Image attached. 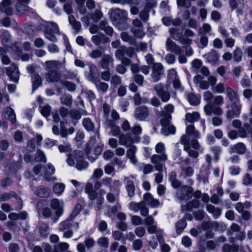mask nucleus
Here are the masks:
<instances>
[{
  "label": "nucleus",
  "instance_id": "obj_11",
  "mask_svg": "<svg viewBox=\"0 0 252 252\" xmlns=\"http://www.w3.org/2000/svg\"><path fill=\"white\" fill-rule=\"evenodd\" d=\"M6 73L10 80L16 83H18L20 72L16 64L12 63L9 67L5 68Z\"/></svg>",
  "mask_w": 252,
  "mask_h": 252
},
{
  "label": "nucleus",
  "instance_id": "obj_6",
  "mask_svg": "<svg viewBox=\"0 0 252 252\" xmlns=\"http://www.w3.org/2000/svg\"><path fill=\"white\" fill-rule=\"evenodd\" d=\"M27 70L31 75L32 82V91H34L42 85V79L40 76L35 71V67L33 65L27 67Z\"/></svg>",
  "mask_w": 252,
  "mask_h": 252
},
{
  "label": "nucleus",
  "instance_id": "obj_41",
  "mask_svg": "<svg viewBox=\"0 0 252 252\" xmlns=\"http://www.w3.org/2000/svg\"><path fill=\"white\" fill-rule=\"evenodd\" d=\"M187 224L186 220L184 219H182L176 222L175 225L176 230L178 235L180 234L186 227Z\"/></svg>",
  "mask_w": 252,
  "mask_h": 252
},
{
  "label": "nucleus",
  "instance_id": "obj_32",
  "mask_svg": "<svg viewBox=\"0 0 252 252\" xmlns=\"http://www.w3.org/2000/svg\"><path fill=\"white\" fill-rule=\"evenodd\" d=\"M246 150V147L243 143H238L231 147L230 149V153L236 152L239 154H244Z\"/></svg>",
  "mask_w": 252,
  "mask_h": 252
},
{
  "label": "nucleus",
  "instance_id": "obj_10",
  "mask_svg": "<svg viewBox=\"0 0 252 252\" xmlns=\"http://www.w3.org/2000/svg\"><path fill=\"white\" fill-rule=\"evenodd\" d=\"M239 102H233L231 104V109L226 113L227 119L231 120L235 117H238L241 113L242 106Z\"/></svg>",
  "mask_w": 252,
  "mask_h": 252
},
{
  "label": "nucleus",
  "instance_id": "obj_18",
  "mask_svg": "<svg viewBox=\"0 0 252 252\" xmlns=\"http://www.w3.org/2000/svg\"><path fill=\"white\" fill-rule=\"evenodd\" d=\"M170 119H162L161 123L163 126L162 129V133L165 135H168L169 134H173L175 132V128L169 124Z\"/></svg>",
  "mask_w": 252,
  "mask_h": 252
},
{
  "label": "nucleus",
  "instance_id": "obj_29",
  "mask_svg": "<svg viewBox=\"0 0 252 252\" xmlns=\"http://www.w3.org/2000/svg\"><path fill=\"white\" fill-rule=\"evenodd\" d=\"M186 132V134L183 135H188V137L189 138V141H190V136H192L193 138H197L200 136L199 131L196 130L194 126L192 125L187 126Z\"/></svg>",
  "mask_w": 252,
  "mask_h": 252
},
{
  "label": "nucleus",
  "instance_id": "obj_57",
  "mask_svg": "<svg viewBox=\"0 0 252 252\" xmlns=\"http://www.w3.org/2000/svg\"><path fill=\"white\" fill-rule=\"evenodd\" d=\"M242 51L239 48H237L233 52L234 60L237 62H239L242 60Z\"/></svg>",
  "mask_w": 252,
  "mask_h": 252
},
{
  "label": "nucleus",
  "instance_id": "obj_51",
  "mask_svg": "<svg viewBox=\"0 0 252 252\" xmlns=\"http://www.w3.org/2000/svg\"><path fill=\"white\" fill-rule=\"evenodd\" d=\"M49 226L46 223H41L39 226V231L42 236H46L49 234Z\"/></svg>",
  "mask_w": 252,
  "mask_h": 252
},
{
  "label": "nucleus",
  "instance_id": "obj_64",
  "mask_svg": "<svg viewBox=\"0 0 252 252\" xmlns=\"http://www.w3.org/2000/svg\"><path fill=\"white\" fill-rule=\"evenodd\" d=\"M131 32L133 33L135 37L139 38H142L145 35L144 31L139 29L132 28L131 29Z\"/></svg>",
  "mask_w": 252,
  "mask_h": 252
},
{
  "label": "nucleus",
  "instance_id": "obj_34",
  "mask_svg": "<svg viewBox=\"0 0 252 252\" xmlns=\"http://www.w3.org/2000/svg\"><path fill=\"white\" fill-rule=\"evenodd\" d=\"M164 109L165 110L161 113L162 116L164 117L163 119H171V114L174 112V106L171 104H168L165 106Z\"/></svg>",
  "mask_w": 252,
  "mask_h": 252
},
{
  "label": "nucleus",
  "instance_id": "obj_37",
  "mask_svg": "<svg viewBox=\"0 0 252 252\" xmlns=\"http://www.w3.org/2000/svg\"><path fill=\"white\" fill-rule=\"evenodd\" d=\"M121 39L125 42H128L129 44L134 45L136 43V39L134 37L129 35L126 32H122L120 35Z\"/></svg>",
  "mask_w": 252,
  "mask_h": 252
},
{
  "label": "nucleus",
  "instance_id": "obj_1",
  "mask_svg": "<svg viewBox=\"0 0 252 252\" xmlns=\"http://www.w3.org/2000/svg\"><path fill=\"white\" fill-rule=\"evenodd\" d=\"M127 12L120 8L110 10V18L113 24L120 30H124L128 27Z\"/></svg>",
  "mask_w": 252,
  "mask_h": 252
},
{
  "label": "nucleus",
  "instance_id": "obj_9",
  "mask_svg": "<svg viewBox=\"0 0 252 252\" xmlns=\"http://www.w3.org/2000/svg\"><path fill=\"white\" fill-rule=\"evenodd\" d=\"M154 90L156 92L157 95L159 96L162 102H167L170 98L169 92L164 89L163 84L158 83L154 86Z\"/></svg>",
  "mask_w": 252,
  "mask_h": 252
},
{
  "label": "nucleus",
  "instance_id": "obj_28",
  "mask_svg": "<svg viewBox=\"0 0 252 252\" xmlns=\"http://www.w3.org/2000/svg\"><path fill=\"white\" fill-rule=\"evenodd\" d=\"M105 125L111 128V131L113 136H119L121 133V129L119 126H116L115 123L111 120H107Z\"/></svg>",
  "mask_w": 252,
  "mask_h": 252
},
{
  "label": "nucleus",
  "instance_id": "obj_17",
  "mask_svg": "<svg viewBox=\"0 0 252 252\" xmlns=\"http://www.w3.org/2000/svg\"><path fill=\"white\" fill-rule=\"evenodd\" d=\"M0 11L7 15L13 14V9L11 7V0H3L0 2Z\"/></svg>",
  "mask_w": 252,
  "mask_h": 252
},
{
  "label": "nucleus",
  "instance_id": "obj_53",
  "mask_svg": "<svg viewBox=\"0 0 252 252\" xmlns=\"http://www.w3.org/2000/svg\"><path fill=\"white\" fill-rule=\"evenodd\" d=\"M40 112L45 117H48L50 115L51 107L49 105L40 106Z\"/></svg>",
  "mask_w": 252,
  "mask_h": 252
},
{
  "label": "nucleus",
  "instance_id": "obj_58",
  "mask_svg": "<svg viewBox=\"0 0 252 252\" xmlns=\"http://www.w3.org/2000/svg\"><path fill=\"white\" fill-rule=\"evenodd\" d=\"M82 207L80 204H77L71 213V214L69 216L70 218L73 220L79 214L80 211H81Z\"/></svg>",
  "mask_w": 252,
  "mask_h": 252
},
{
  "label": "nucleus",
  "instance_id": "obj_52",
  "mask_svg": "<svg viewBox=\"0 0 252 252\" xmlns=\"http://www.w3.org/2000/svg\"><path fill=\"white\" fill-rule=\"evenodd\" d=\"M68 245L66 243H59L57 245L55 246L54 251L55 252H63L67 250L68 248Z\"/></svg>",
  "mask_w": 252,
  "mask_h": 252
},
{
  "label": "nucleus",
  "instance_id": "obj_35",
  "mask_svg": "<svg viewBox=\"0 0 252 252\" xmlns=\"http://www.w3.org/2000/svg\"><path fill=\"white\" fill-rule=\"evenodd\" d=\"M93 83L95 85L98 91L101 92L104 94L105 93L108 89V84L106 83L101 82L99 79Z\"/></svg>",
  "mask_w": 252,
  "mask_h": 252
},
{
  "label": "nucleus",
  "instance_id": "obj_45",
  "mask_svg": "<svg viewBox=\"0 0 252 252\" xmlns=\"http://www.w3.org/2000/svg\"><path fill=\"white\" fill-rule=\"evenodd\" d=\"M60 100L62 104L68 107L70 106L72 103V96L70 94H63L61 97Z\"/></svg>",
  "mask_w": 252,
  "mask_h": 252
},
{
  "label": "nucleus",
  "instance_id": "obj_40",
  "mask_svg": "<svg viewBox=\"0 0 252 252\" xmlns=\"http://www.w3.org/2000/svg\"><path fill=\"white\" fill-rule=\"evenodd\" d=\"M27 3L17 2L16 5V11L20 14H24L30 11V8Z\"/></svg>",
  "mask_w": 252,
  "mask_h": 252
},
{
  "label": "nucleus",
  "instance_id": "obj_5",
  "mask_svg": "<svg viewBox=\"0 0 252 252\" xmlns=\"http://www.w3.org/2000/svg\"><path fill=\"white\" fill-rule=\"evenodd\" d=\"M50 206L53 210H55L54 216L52 217L53 221L55 222L63 214V203L58 199L55 198L51 201Z\"/></svg>",
  "mask_w": 252,
  "mask_h": 252
},
{
  "label": "nucleus",
  "instance_id": "obj_50",
  "mask_svg": "<svg viewBox=\"0 0 252 252\" xmlns=\"http://www.w3.org/2000/svg\"><path fill=\"white\" fill-rule=\"evenodd\" d=\"M49 30H50L49 28L47 29V30H44V34L45 37L52 42H57L58 40L55 35V34H57V33H53L51 32H48ZM58 34H60V33H58Z\"/></svg>",
  "mask_w": 252,
  "mask_h": 252
},
{
  "label": "nucleus",
  "instance_id": "obj_22",
  "mask_svg": "<svg viewBox=\"0 0 252 252\" xmlns=\"http://www.w3.org/2000/svg\"><path fill=\"white\" fill-rule=\"evenodd\" d=\"M45 171L44 174L43 179L47 181H55L57 178L55 177H51V176L54 174L55 169L53 165L49 163L46 167H45Z\"/></svg>",
  "mask_w": 252,
  "mask_h": 252
},
{
  "label": "nucleus",
  "instance_id": "obj_49",
  "mask_svg": "<svg viewBox=\"0 0 252 252\" xmlns=\"http://www.w3.org/2000/svg\"><path fill=\"white\" fill-rule=\"evenodd\" d=\"M34 160L36 162H46V157L42 151L39 150L37 151L36 153L34 155Z\"/></svg>",
  "mask_w": 252,
  "mask_h": 252
},
{
  "label": "nucleus",
  "instance_id": "obj_63",
  "mask_svg": "<svg viewBox=\"0 0 252 252\" xmlns=\"http://www.w3.org/2000/svg\"><path fill=\"white\" fill-rule=\"evenodd\" d=\"M103 14L101 11L96 9L94 12L92 14L91 19L94 22H97L102 17Z\"/></svg>",
  "mask_w": 252,
  "mask_h": 252
},
{
  "label": "nucleus",
  "instance_id": "obj_60",
  "mask_svg": "<svg viewBox=\"0 0 252 252\" xmlns=\"http://www.w3.org/2000/svg\"><path fill=\"white\" fill-rule=\"evenodd\" d=\"M122 83L121 78L117 75H115L113 76L111 78V85L115 88L117 86L120 85Z\"/></svg>",
  "mask_w": 252,
  "mask_h": 252
},
{
  "label": "nucleus",
  "instance_id": "obj_36",
  "mask_svg": "<svg viewBox=\"0 0 252 252\" xmlns=\"http://www.w3.org/2000/svg\"><path fill=\"white\" fill-rule=\"evenodd\" d=\"M226 93L229 99L233 102H239V98L237 94L230 87L226 88Z\"/></svg>",
  "mask_w": 252,
  "mask_h": 252
},
{
  "label": "nucleus",
  "instance_id": "obj_56",
  "mask_svg": "<svg viewBox=\"0 0 252 252\" xmlns=\"http://www.w3.org/2000/svg\"><path fill=\"white\" fill-rule=\"evenodd\" d=\"M144 201H142L139 203H135L134 202H131L129 204V209L134 212H138L142 205L143 204Z\"/></svg>",
  "mask_w": 252,
  "mask_h": 252
},
{
  "label": "nucleus",
  "instance_id": "obj_30",
  "mask_svg": "<svg viewBox=\"0 0 252 252\" xmlns=\"http://www.w3.org/2000/svg\"><path fill=\"white\" fill-rule=\"evenodd\" d=\"M144 201L147 202L152 207H157L159 205V200L154 198L152 195L149 193H147L144 195Z\"/></svg>",
  "mask_w": 252,
  "mask_h": 252
},
{
  "label": "nucleus",
  "instance_id": "obj_42",
  "mask_svg": "<svg viewBox=\"0 0 252 252\" xmlns=\"http://www.w3.org/2000/svg\"><path fill=\"white\" fill-rule=\"evenodd\" d=\"M82 125L86 130L88 131H94V125L90 118H84L82 121Z\"/></svg>",
  "mask_w": 252,
  "mask_h": 252
},
{
  "label": "nucleus",
  "instance_id": "obj_43",
  "mask_svg": "<svg viewBox=\"0 0 252 252\" xmlns=\"http://www.w3.org/2000/svg\"><path fill=\"white\" fill-rule=\"evenodd\" d=\"M4 116L6 119L9 120L12 124H14L16 123V115L14 110L11 108H7Z\"/></svg>",
  "mask_w": 252,
  "mask_h": 252
},
{
  "label": "nucleus",
  "instance_id": "obj_47",
  "mask_svg": "<svg viewBox=\"0 0 252 252\" xmlns=\"http://www.w3.org/2000/svg\"><path fill=\"white\" fill-rule=\"evenodd\" d=\"M65 185L62 183H56L53 188V190L57 194L61 195L63 192Z\"/></svg>",
  "mask_w": 252,
  "mask_h": 252
},
{
  "label": "nucleus",
  "instance_id": "obj_20",
  "mask_svg": "<svg viewBox=\"0 0 252 252\" xmlns=\"http://www.w3.org/2000/svg\"><path fill=\"white\" fill-rule=\"evenodd\" d=\"M90 71L87 75V79L91 81L92 83H94L98 79L99 76L98 70L96 66L94 64H90L89 66Z\"/></svg>",
  "mask_w": 252,
  "mask_h": 252
},
{
  "label": "nucleus",
  "instance_id": "obj_55",
  "mask_svg": "<svg viewBox=\"0 0 252 252\" xmlns=\"http://www.w3.org/2000/svg\"><path fill=\"white\" fill-rule=\"evenodd\" d=\"M125 46H122L119 47L118 49H117L115 53V57L118 59L120 60L121 59L125 57Z\"/></svg>",
  "mask_w": 252,
  "mask_h": 252
},
{
  "label": "nucleus",
  "instance_id": "obj_2",
  "mask_svg": "<svg viewBox=\"0 0 252 252\" xmlns=\"http://www.w3.org/2000/svg\"><path fill=\"white\" fill-rule=\"evenodd\" d=\"M83 153L79 150L74 151L71 154L67 155L66 162L70 166L75 165L74 160L76 161V167L78 170L86 169L88 166V163L83 160Z\"/></svg>",
  "mask_w": 252,
  "mask_h": 252
},
{
  "label": "nucleus",
  "instance_id": "obj_54",
  "mask_svg": "<svg viewBox=\"0 0 252 252\" xmlns=\"http://www.w3.org/2000/svg\"><path fill=\"white\" fill-rule=\"evenodd\" d=\"M169 32L171 36L177 41H178L182 36V33L179 32V30L177 28H171L169 30Z\"/></svg>",
  "mask_w": 252,
  "mask_h": 252
},
{
  "label": "nucleus",
  "instance_id": "obj_14",
  "mask_svg": "<svg viewBox=\"0 0 252 252\" xmlns=\"http://www.w3.org/2000/svg\"><path fill=\"white\" fill-rule=\"evenodd\" d=\"M156 5V2L153 0H150L147 2L144 6L143 10L141 11L139 13V18L143 22L146 23L149 20V12L151 9Z\"/></svg>",
  "mask_w": 252,
  "mask_h": 252
},
{
  "label": "nucleus",
  "instance_id": "obj_39",
  "mask_svg": "<svg viewBox=\"0 0 252 252\" xmlns=\"http://www.w3.org/2000/svg\"><path fill=\"white\" fill-rule=\"evenodd\" d=\"M73 219L68 217L65 220L62 221L59 224V229L61 231H63L68 229L72 225Z\"/></svg>",
  "mask_w": 252,
  "mask_h": 252
},
{
  "label": "nucleus",
  "instance_id": "obj_19",
  "mask_svg": "<svg viewBox=\"0 0 252 252\" xmlns=\"http://www.w3.org/2000/svg\"><path fill=\"white\" fill-rule=\"evenodd\" d=\"M113 61L114 59L111 56L105 54L102 56L98 65L102 69L110 70V64L113 63Z\"/></svg>",
  "mask_w": 252,
  "mask_h": 252
},
{
  "label": "nucleus",
  "instance_id": "obj_31",
  "mask_svg": "<svg viewBox=\"0 0 252 252\" xmlns=\"http://www.w3.org/2000/svg\"><path fill=\"white\" fill-rule=\"evenodd\" d=\"M34 194L40 198H46L50 195V189L46 187H39L34 191Z\"/></svg>",
  "mask_w": 252,
  "mask_h": 252
},
{
  "label": "nucleus",
  "instance_id": "obj_21",
  "mask_svg": "<svg viewBox=\"0 0 252 252\" xmlns=\"http://www.w3.org/2000/svg\"><path fill=\"white\" fill-rule=\"evenodd\" d=\"M131 178H134L133 176L125 177L124 178V182L126 184V188L127 193L128 196L130 197H132L134 195L135 189L133 181L131 180Z\"/></svg>",
  "mask_w": 252,
  "mask_h": 252
},
{
  "label": "nucleus",
  "instance_id": "obj_12",
  "mask_svg": "<svg viewBox=\"0 0 252 252\" xmlns=\"http://www.w3.org/2000/svg\"><path fill=\"white\" fill-rule=\"evenodd\" d=\"M150 110L148 107L142 105L136 108L134 112V117L138 121L146 120L149 115Z\"/></svg>",
  "mask_w": 252,
  "mask_h": 252
},
{
  "label": "nucleus",
  "instance_id": "obj_25",
  "mask_svg": "<svg viewBox=\"0 0 252 252\" xmlns=\"http://www.w3.org/2000/svg\"><path fill=\"white\" fill-rule=\"evenodd\" d=\"M207 61L212 64L218 63L219 59V55L217 51L212 50L210 52L204 55Z\"/></svg>",
  "mask_w": 252,
  "mask_h": 252
},
{
  "label": "nucleus",
  "instance_id": "obj_33",
  "mask_svg": "<svg viewBox=\"0 0 252 252\" xmlns=\"http://www.w3.org/2000/svg\"><path fill=\"white\" fill-rule=\"evenodd\" d=\"M206 210L213 215L215 219L218 218L221 213V210L220 208H216L211 204L207 205Z\"/></svg>",
  "mask_w": 252,
  "mask_h": 252
},
{
  "label": "nucleus",
  "instance_id": "obj_15",
  "mask_svg": "<svg viewBox=\"0 0 252 252\" xmlns=\"http://www.w3.org/2000/svg\"><path fill=\"white\" fill-rule=\"evenodd\" d=\"M166 48L168 51L173 52L176 55H180L183 52L181 48L169 38L166 40Z\"/></svg>",
  "mask_w": 252,
  "mask_h": 252
},
{
  "label": "nucleus",
  "instance_id": "obj_38",
  "mask_svg": "<svg viewBox=\"0 0 252 252\" xmlns=\"http://www.w3.org/2000/svg\"><path fill=\"white\" fill-rule=\"evenodd\" d=\"M129 147L130 148L126 152L127 157L130 159L131 162H132L133 164H135L137 162V159L135 157V153L136 151V147L133 145Z\"/></svg>",
  "mask_w": 252,
  "mask_h": 252
},
{
  "label": "nucleus",
  "instance_id": "obj_4",
  "mask_svg": "<svg viewBox=\"0 0 252 252\" xmlns=\"http://www.w3.org/2000/svg\"><path fill=\"white\" fill-rule=\"evenodd\" d=\"M167 159V156L165 153L154 155L151 158V162L154 164L155 168L159 172L163 171L165 167L164 162Z\"/></svg>",
  "mask_w": 252,
  "mask_h": 252
},
{
  "label": "nucleus",
  "instance_id": "obj_26",
  "mask_svg": "<svg viewBox=\"0 0 252 252\" xmlns=\"http://www.w3.org/2000/svg\"><path fill=\"white\" fill-rule=\"evenodd\" d=\"M92 42L96 46L99 45L101 43L105 44L109 42L108 37L104 34H99L98 35H93L92 37Z\"/></svg>",
  "mask_w": 252,
  "mask_h": 252
},
{
  "label": "nucleus",
  "instance_id": "obj_23",
  "mask_svg": "<svg viewBox=\"0 0 252 252\" xmlns=\"http://www.w3.org/2000/svg\"><path fill=\"white\" fill-rule=\"evenodd\" d=\"M119 142L120 145L129 147L132 145L133 143V139L131 137L130 134H121L118 136Z\"/></svg>",
  "mask_w": 252,
  "mask_h": 252
},
{
  "label": "nucleus",
  "instance_id": "obj_7",
  "mask_svg": "<svg viewBox=\"0 0 252 252\" xmlns=\"http://www.w3.org/2000/svg\"><path fill=\"white\" fill-rule=\"evenodd\" d=\"M164 74L163 65L158 63H153L151 77L154 82H157L161 79Z\"/></svg>",
  "mask_w": 252,
  "mask_h": 252
},
{
  "label": "nucleus",
  "instance_id": "obj_61",
  "mask_svg": "<svg viewBox=\"0 0 252 252\" xmlns=\"http://www.w3.org/2000/svg\"><path fill=\"white\" fill-rule=\"evenodd\" d=\"M177 4L178 7H183L186 8H189L191 3L189 0H177Z\"/></svg>",
  "mask_w": 252,
  "mask_h": 252
},
{
  "label": "nucleus",
  "instance_id": "obj_27",
  "mask_svg": "<svg viewBox=\"0 0 252 252\" xmlns=\"http://www.w3.org/2000/svg\"><path fill=\"white\" fill-rule=\"evenodd\" d=\"M200 202L197 199H193L191 201L189 202L186 205L181 206V211L182 212L191 211L192 209L199 207Z\"/></svg>",
  "mask_w": 252,
  "mask_h": 252
},
{
  "label": "nucleus",
  "instance_id": "obj_59",
  "mask_svg": "<svg viewBox=\"0 0 252 252\" xmlns=\"http://www.w3.org/2000/svg\"><path fill=\"white\" fill-rule=\"evenodd\" d=\"M61 82L70 92H73L76 89V85L74 83L63 81H61Z\"/></svg>",
  "mask_w": 252,
  "mask_h": 252
},
{
  "label": "nucleus",
  "instance_id": "obj_13",
  "mask_svg": "<svg viewBox=\"0 0 252 252\" xmlns=\"http://www.w3.org/2000/svg\"><path fill=\"white\" fill-rule=\"evenodd\" d=\"M180 142L184 145V149L188 153L189 156L196 158L198 156V153L190 149L189 138L188 135H182L180 139Z\"/></svg>",
  "mask_w": 252,
  "mask_h": 252
},
{
  "label": "nucleus",
  "instance_id": "obj_16",
  "mask_svg": "<svg viewBox=\"0 0 252 252\" xmlns=\"http://www.w3.org/2000/svg\"><path fill=\"white\" fill-rule=\"evenodd\" d=\"M63 65V63H62L56 60L48 61L43 63V65L47 71H58Z\"/></svg>",
  "mask_w": 252,
  "mask_h": 252
},
{
  "label": "nucleus",
  "instance_id": "obj_24",
  "mask_svg": "<svg viewBox=\"0 0 252 252\" xmlns=\"http://www.w3.org/2000/svg\"><path fill=\"white\" fill-rule=\"evenodd\" d=\"M45 78L48 82H57L61 78V74L58 71L50 70L45 74Z\"/></svg>",
  "mask_w": 252,
  "mask_h": 252
},
{
  "label": "nucleus",
  "instance_id": "obj_44",
  "mask_svg": "<svg viewBox=\"0 0 252 252\" xmlns=\"http://www.w3.org/2000/svg\"><path fill=\"white\" fill-rule=\"evenodd\" d=\"M12 197L16 198L18 197V195L16 193L13 191H11L9 193L3 192L0 194V202L7 201Z\"/></svg>",
  "mask_w": 252,
  "mask_h": 252
},
{
  "label": "nucleus",
  "instance_id": "obj_3",
  "mask_svg": "<svg viewBox=\"0 0 252 252\" xmlns=\"http://www.w3.org/2000/svg\"><path fill=\"white\" fill-rule=\"evenodd\" d=\"M213 97V94L210 91H207L204 92L203 98L205 101H208V103L204 107V112L208 116H211L212 114L220 116L222 114V110L220 107L214 105L210 101Z\"/></svg>",
  "mask_w": 252,
  "mask_h": 252
},
{
  "label": "nucleus",
  "instance_id": "obj_46",
  "mask_svg": "<svg viewBox=\"0 0 252 252\" xmlns=\"http://www.w3.org/2000/svg\"><path fill=\"white\" fill-rule=\"evenodd\" d=\"M48 28L50 30L48 32L60 33L58 25L53 22H47L45 30H47Z\"/></svg>",
  "mask_w": 252,
  "mask_h": 252
},
{
  "label": "nucleus",
  "instance_id": "obj_8",
  "mask_svg": "<svg viewBox=\"0 0 252 252\" xmlns=\"http://www.w3.org/2000/svg\"><path fill=\"white\" fill-rule=\"evenodd\" d=\"M193 195L192 189L188 186H183L178 189L177 192V197L180 200H189Z\"/></svg>",
  "mask_w": 252,
  "mask_h": 252
},
{
  "label": "nucleus",
  "instance_id": "obj_62",
  "mask_svg": "<svg viewBox=\"0 0 252 252\" xmlns=\"http://www.w3.org/2000/svg\"><path fill=\"white\" fill-rule=\"evenodd\" d=\"M188 100L190 104L197 105L199 103V100L193 94H189L188 95Z\"/></svg>",
  "mask_w": 252,
  "mask_h": 252
},
{
  "label": "nucleus",
  "instance_id": "obj_48",
  "mask_svg": "<svg viewBox=\"0 0 252 252\" xmlns=\"http://www.w3.org/2000/svg\"><path fill=\"white\" fill-rule=\"evenodd\" d=\"M186 118L187 120L190 123H193L197 121L199 118V114L197 112H193L192 113H188L186 114Z\"/></svg>",
  "mask_w": 252,
  "mask_h": 252
}]
</instances>
